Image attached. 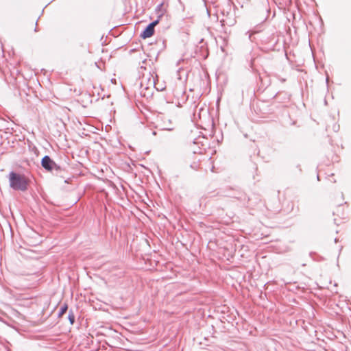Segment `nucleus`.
<instances>
[{"instance_id": "nucleus-1", "label": "nucleus", "mask_w": 351, "mask_h": 351, "mask_svg": "<svg viewBox=\"0 0 351 351\" xmlns=\"http://www.w3.org/2000/svg\"><path fill=\"white\" fill-rule=\"evenodd\" d=\"M10 186L15 190L26 191L29 180L24 175L11 172L9 174Z\"/></svg>"}, {"instance_id": "nucleus-2", "label": "nucleus", "mask_w": 351, "mask_h": 351, "mask_svg": "<svg viewBox=\"0 0 351 351\" xmlns=\"http://www.w3.org/2000/svg\"><path fill=\"white\" fill-rule=\"evenodd\" d=\"M158 20L154 21V22L151 23L141 33V37L143 39H146L147 38H150L151 36H152L154 34V27L156 25L158 24Z\"/></svg>"}, {"instance_id": "nucleus-3", "label": "nucleus", "mask_w": 351, "mask_h": 351, "mask_svg": "<svg viewBox=\"0 0 351 351\" xmlns=\"http://www.w3.org/2000/svg\"><path fill=\"white\" fill-rule=\"evenodd\" d=\"M55 165V162L47 156L42 159V166L47 171H51Z\"/></svg>"}, {"instance_id": "nucleus-4", "label": "nucleus", "mask_w": 351, "mask_h": 351, "mask_svg": "<svg viewBox=\"0 0 351 351\" xmlns=\"http://www.w3.org/2000/svg\"><path fill=\"white\" fill-rule=\"evenodd\" d=\"M67 308H68L67 304H64L60 308V312L58 313V317H60V318L62 317V315L66 312Z\"/></svg>"}, {"instance_id": "nucleus-5", "label": "nucleus", "mask_w": 351, "mask_h": 351, "mask_svg": "<svg viewBox=\"0 0 351 351\" xmlns=\"http://www.w3.org/2000/svg\"><path fill=\"white\" fill-rule=\"evenodd\" d=\"M69 319L70 321V323L73 324L75 322V316L73 313H70L69 315Z\"/></svg>"}]
</instances>
